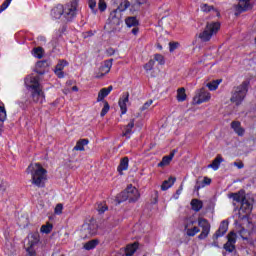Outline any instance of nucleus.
<instances>
[{"label": "nucleus", "mask_w": 256, "mask_h": 256, "mask_svg": "<svg viewBox=\"0 0 256 256\" xmlns=\"http://www.w3.org/2000/svg\"><path fill=\"white\" fill-rule=\"evenodd\" d=\"M221 83V80H214L207 84L208 89L210 91H217V88L219 87V84Z\"/></svg>", "instance_id": "nucleus-40"}, {"label": "nucleus", "mask_w": 256, "mask_h": 256, "mask_svg": "<svg viewBox=\"0 0 256 256\" xmlns=\"http://www.w3.org/2000/svg\"><path fill=\"white\" fill-rule=\"evenodd\" d=\"M206 185H211V178L204 177L202 184H199V181H197L194 191H199V189H203V187H206Z\"/></svg>", "instance_id": "nucleus-33"}, {"label": "nucleus", "mask_w": 256, "mask_h": 256, "mask_svg": "<svg viewBox=\"0 0 256 256\" xmlns=\"http://www.w3.org/2000/svg\"><path fill=\"white\" fill-rule=\"evenodd\" d=\"M201 11H203V13H211V11L215 12L216 17H220L221 13L219 12V10L215 9L213 6H210L208 4H202L200 6Z\"/></svg>", "instance_id": "nucleus-25"}, {"label": "nucleus", "mask_w": 256, "mask_h": 256, "mask_svg": "<svg viewBox=\"0 0 256 256\" xmlns=\"http://www.w3.org/2000/svg\"><path fill=\"white\" fill-rule=\"evenodd\" d=\"M97 245H99V241L90 240L84 244V249H86V251H91V249H95Z\"/></svg>", "instance_id": "nucleus-35"}, {"label": "nucleus", "mask_w": 256, "mask_h": 256, "mask_svg": "<svg viewBox=\"0 0 256 256\" xmlns=\"http://www.w3.org/2000/svg\"><path fill=\"white\" fill-rule=\"evenodd\" d=\"M137 249H139V243L135 242L133 244H129L126 247L125 255L126 256H133V255H135V251H137Z\"/></svg>", "instance_id": "nucleus-27"}, {"label": "nucleus", "mask_w": 256, "mask_h": 256, "mask_svg": "<svg viewBox=\"0 0 256 256\" xmlns=\"http://www.w3.org/2000/svg\"><path fill=\"white\" fill-rule=\"evenodd\" d=\"M7 187H9V183H7V182H5V181H2V182L0 183V189H1L2 191H7Z\"/></svg>", "instance_id": "nucleus-55"}, {"label": "nucleus", "mask_w": 256, "mask_h": 256, "mask_svg": "<svg viewBox=\"0 0 256 256\" xmlns=\"http://www.w3.org/2000/svg\"><path fill=\"white\" fill-rule=\"evenodd\" d=\"M155 61H157L160 65H165V58L161 54H155Z\"/></svg>", "instance_id": "nucleus-47"}, {"label": "nucleus", "mask_w": 256, "mask_h": 256, "mask_svg": "<svg viewBox=\"0 0 256 256\" xmlns=\"http://www.w3.org/2000/svg\"><path fill=\"white\" fill-rule=\"evenodd\" d=\"M177 101L180 103H183L187 99V94L185 93V88H179L177 90V96H176Z\"/></svg>", "instance_id": "nucleus-34"}, {"label": "nucleus", "mask_w": 256, "mask_h": 256, "mask_svg": "<svg viewBox=\"0 0 256 256\" xmlns=\"http://www.w3.org/2000/svg\"><path fill=\"white\" fill-rule=\"evenodd\" d=\"M98 9L101 12L105 11V9H107V2H105V0H99Z\"/></svg>", "instance_id": "nucleus-48"}, {"label": "nucleus", "mask_w": 256, "mask_h": 256, "mask_svg": "<svg viewBox=\"0 0 256 256\" xmlns=\"http://www.w3.org/2000/svg\"><path fill=\"white\" fill-rule=\"evenodd\" d=\"M127 103H129V92H124L118 102L122 115L127 113Z\"/></svg>", "instance_id": "nucleus-14"}, {"label": "nucleus", "mask_w": 256, "mask_h": 256, "mask_svg": "<svg viewBox=\"0 0 256 256\" xmlns=\"http://www.w3.org/2000/svg\"><path fill=\"white\" fill-rule=\"evenodd\" d=\"M227 243L224 244L225 251H228V253H233L235 251V244L237 243V234L233 231H231L227 235Z\"/></svg>", "instance_id": "nucleus-10"}, {"label": "nucleus", "mask_w": 256, "mask_h": 256, "mask_svg": "<svg viewBox=\"0 0 256 256\" xmlns=\"http://www.w3.org/2000/svg\"><path fill=\"white\" fill-rule=\"evenodd\" d=\"M103 103L104 106L100 113L101 117H105L109 113V109H111V106H109V102H107V100H104Z\"/></svg>", "instance_id": "nucleus-41"}, {"label": "nucleus", "mask_w": 256, "mask_h": 256, "mask_svg": "<svg viewBox=\"0 0 256 256\" xmlns=\"http://www.w3.org/2000/svg\"><path fill=\"white\" fill-rule=\"evenodd\" d=\"M78 5L77 0H73L70 4L66 5L65 8H63V5H58L52 9L51 15L54 19H61L62 15H64L68 21H71V19L77 15Z\"/></svg>", "instance_id": "nucleus-3"}, {"label": "nucleus", "mask_w": 256, "mask_h": 256, "mask_svg": "<svg viewBox=\"0 0 256 256\" xmlns=\"http://www.w3.org/2000/svg\"><path fill=\"white\" fill-rule=\"evenodd\" d=\"M132 33H133V35H137L139 33V29L138 28H133Z\"/></svg>", "instance_id": "nucleus-60"}, {"label": "nucleus", "mask_w": 256, "mask_h": 256, "mask_svg": "<svg viewBox=\"0 0 256 256\" xmlns=\"http://www.w3.org/2000/svg\"><path fill=\"white\" fill-rule=\"evenodd\" d=\"M143 4H145V0H136V3L132 7H139Z\"/></svg>", "instance_id": "nucleus-57"}, {"label": "nucleus", "mask_w": 256, "mask_h": 256, "mask_svg": "<svg viewBox=\"0 0 256 256\" xmlns=\"http://www.w3.org/2000/svg\"><path fill=\"white\" fill-rule=\"evenodd\" d=\"M219 29H221V24L219 22H209L204 31L199 34V39L204 42L211 41V37L217 35Z\"/></svg>", "instance_id": "nucleus-5"}, {"label": "nucleus", "mask_w": 256, "mask_h": 256, "mask_svg": "<svg viewBox=\"0 0 256 256\" xmlns=\"http://www.w3.org/2000/svg\"><path fill=\"white\" fill-rule=\"evenodd\" d=\"M85 145H89V139H80L73 147V151H85Z\"/></svg>", "instance_id": "nucleus-24"}, {"label": "nucleus", "mask_w": 256, "mask_h": 256, "mask_svg": "<svg viewBox=\"0 0 256 256\" xmlns=\"http://www.w3.org/2000/svg\"><path fill=\"white\" fill-rule=\"evenodd\" d=\"M249 231H247L245 228H242L240 231H239V235L240 237L243 239V241H247L248 237H249Z\"/></svg>", "instance_id": "nucleus-45"}, {"label": "nucleus", "mask_w": 256, "mask_h": 256, "mask_svg": "<svg viewBox=\"0 0 256 256\" xmlns=\"http://www.w3.org/2000/svg\"><path fill=\"white\" fill-rule=\"evenodd\" d=\"M169 47H170V53H173V51H175V49H177V47H179V43L178 42H170Z\"/></svg>", "instance_id": "nucleus-52"}, {"label": "nucleus", "mask_w": 256, "mask_h": 256, "mask_svg": "<svg viewBox=\"0 0 256 256\" xmlns=\"http://www.w3.org/2000/svg\"><path fill=\"white\" fill-rule=\"evenodd\" d=\"M234 165L235 167H238V169H243V167H245L243 162H234Z\"/></svg>", "instance_id": "nucleus-58"}, {"label": "nucleus", "mask_w": 256, "mask_h": 256, "mask_svg": "<svg viewBox=\"0 0 256 256\" xmlns=\"http://www.w3.org/2000/svg\"><path fill=\"white\" fill-rule=\"evenodd\" d=\"M98 213H100V215H102V213H105V211H107L108 207L107 204H105V202H101L97 204L96 207Z\"/></svg>", "instance_id": "nucleus-43"}, {"label": "nucleus", "mask_w": 256, "mask_h": 256, "mask_svg": "<svg viewBox=\"0 0 256 256\" xmlns=\"http://www.w3.org/2000/svg\"><path fill=\"white\" fill-rule=\"evenodd\" d=\"M182 191H183V184H181L180 187L177 189L175 199H179V195L182 193Z\"/></svg>", "instance_id": "nucleus-56"}, {"label": "nucleus", "mask_w": 256, "mask_h": 256, "mask_svg": "<svg viewBox=\"0 0 256 256\" xmlns=\"http://www.w3.org/2000/svg\"><path fill=\"white\" fill-rule=\"evenodd\" d=\"M231 129H233V131L237 134L238 137H243L245 135V128L241 127V122L239 121H232Z\"/></svg>", "instance_id": "nucleus-17"}, {"label": "nucleus", "mask_w": 256, "mask_h": 256, "mask_svg": "<svg viewBox=\"0 0 256 256\" xmlns=\"http://www.w3.org/2000/svg\"><path fill=\"white\" fill-rule=\"evenodd\" d=\"M191 207L193 211H195L196 213H199V211L203 209V201L199 199H192Z\"/></svg>", "instance_id": "nucleus-30"}, {"label": "nucleus", "mask_w": 256, "mask_h": 256, "mask_svg": "<svg viewBox=\"0 0 256 256\" xmlns=\"http://www.w3.org/2000/svg\"><path fill=\"white\" fill-rule=\"evenodd\" d=\"M11 1L12 0H5L2 5L0 6V13H3V11H5V9H7V7H9V5H11Z\"/></svg>", "instance_id": "nucleus-49"}, {"label": "nucleus", "mask_w": 256, "mask_h": 256, "mask_svg": "<svg viewBox=\"0 0 256 256\" xmlns=\"http://www.w3.org/2000/svg\"><path fill=\"white\" fill-rule=\"evenodd\" d=\"M247 93H249V81H243L239 86H235L231 92V103H234L237 107L245 101V97H247Z\"/></svg>", "instance_id": "nucleus-4"}, {"label": "nucleus", "mask_w": 256, "mask_h": 256, "mask_svg": "<svg viewBox=\"0 0 256 256\" xmlns=\"http://www.w3.org/2000/svg\"><path fill=\"white\" fill-rule=\"evenodd\" d=\"M88 5L93 11L97 7V1L96 0H88Z\"/></svg>", "instance_id": "nucleus-54"}, {"label": "nucleus", "mask_w": 256, "mask_h": 256, "mask_svg": "<svg viewBox=\"0 0 256 256\" xmlns=\"http://www.w3.org/2000/svg\"><path fill=\"white\" fill-rule=\"evenodd\" d=\"M153 105V100H148L141 108V111H146V109H149Z\"/></svg>", "instance_id": "nucleus-53"}, {"label": "nucleus", "mask_w": 256, "mask_h": 256, "mask_svg": "<svg viewBox=\"0 0 256 256\" xmlns=\"http://www.w3.org/2000/svg\"><path fill=\"white\" fill-rule=\"evenodd\" d=\"M221 163H223V157L221 156V154H218L216 158L212 161V163L208 165V168L217 171Z\"/></svg>", "instance_id": "nucleus-23"}, {"label": "nucleus", "mask_w": 256, "mask_h": 256, "mask_svg": "<svg viewBox=\"0 0 256 256\" xmlns=\"http://www.w3.org/2000/svg\"><path fill=\"white\" fill-rule=\"evenodd\" d=\"M39 243V233H32L28 235V247H34Z\"/></svg>", "instance_id": "nucleus-29"}, {"label": "nucleus", "mask_w": 256, "mask_h": 256, "mask_svg": "<svg viewBox=\"0 0 256 256\" xmlns=\"http://www.w3.org/2000/svg\"><path fill=\"white\" fill-rule=\"evenodd\" d=\"M107 53H108V55H115V49H113V48H108L107 49Z\"/></svg>", "instance_id": "nucleus-59"}, {"label": "nucleus", "mask_w": 256, "mask_h": 256, "mask_svg": "<svg viewBox=\"0 0 256 256\" xmlns=\"http://www.w3.org/2000/svg\"><path fill=\"white\" fill-rule=\"evenodd\" d=\"M210 100L211 93H209V91H206L205 88L200 89L198 95L194 98V101H196L197 105H201V103H207V101Z\"/></svg>", "instance_id": "nucleus-11"}, {"label": "nucleus", "mask_w": 256, "mask_h": 256, "mask_svg": "<svg viewBox=\"0 0 256 256\" xmlns=\"http://www.w3.org/2000/svg\"><path fill=\"white\" fill-rule=\"evenodd\" d=\"M176 153H177V150H172L170 155L164 156L162 158V161L158 163V167H165V166L169 165V163H171V161H173V158L175 157Z\"/></svg>", "instance_id": "nucleus-20"}, {"label": "nucleus", "mask_w": 256, "mask_h": 256, "mask_svg": "<svg viewBox=\"0 0 256 256\" xmlns=\"http://www.w3.org/2000/svg\"><path fill=\"white\" fill-rule=\"evenodd\" d=\"M40 231L41 233L49 234L51 231H53V224L47 223L46 225H42Z\"/></svg>", "instance_id": "nucleus-42"}, {"label": "nucleus", "mask_w": 256, "mask_h": 256, "mask_svg": "<svg viewBox=\"0 0 256 256\" xmlns=\"http://www.w3.org/2000/svg\"><path fill=\"white\" fill-rule=\"evenodd\" d=\"M127 169H129V158L124 157L121 159L117 171L120 175H123V171H127Z\"/></svg>", "instance_id": "nucleus-22"}, {"label": "nucleus", "mask_w": 256, "mask_h": 256, "mask_svg": "<svg viewBox=\"0 0 256 256\" xmlns=\"http://www.w3.org/2000/svg\"><path fill=\"white\" fill-rule=\"evenodd\" d=\"M252 209H253V205H251V203L247 201V198L243 202H241L240 211H242L243 213H246V215H249Z\"/></svg>", "instance_id": "nucleus-28"}, {"label": "nucleus", "mask_w": 256, "mask_h": 256, "mask_svg": "<svg viewBox=\"0 0 256 256\" xmlns=\"http://www.w3.org/2000/svg\"><path fill=\"white\" fill-rule=\"evenodd\" d=\"M133 127H135V119H131L130 122L124 126L123 137L129 139L133 135Z\"/></svg>", "instance_id": "nucleus-19"}, {"label": "nucleus", "mask_w": 256, "mask_h": 256, "mask_svg": "<svg viewBox=\"0 0 256 256\" xmlns=\"http://www.w3.org/2000/svg\"><path fill=\"white\" fill-rule=\"evenodd\" d=\"M153 67H155V60H150L144 65L145 71H153Z\"/></svg>", "instance_id": "nucleus-46"}, {"label": "nucleus", "mask_w": 256, "mask_h": 256, "mask_svg": "<svg viewBox=\"0 0 256 256\" xmlns=\"http://www.w3.org/2000/svg\"><path fill=\"white\" fill-rule=\"evenodd\" d=\"M54 211L56 215H61L63 213V204H57Z\"/></svg>", "instance_id": "nucleus-51"}, {"label": "nucleus", "mask_w": 256, "mask_h": 256, "mask_svg": "<svg viewBox=\"0 0 256 256\" xmlns=\"http://www.w3.org/2000/svg\"><path fill=\"white\" fill-rule=\"evenodd\" d=\"M112 66H113V63L111 62V60L106 61L105 64L100 68L101 77H103L104 75H107V73L111 71Z\"/></svg>", "instance_id": "nucleus-32"}, {"label": "nucleus", "mask_w": 256, "mask_h": 256, "mask_svg": "<svg viewBox=\"0 0 256 256\" xmlns=\"http://www.w3.org/2000/svg\"><path fill=\"white\" fill-rule=\"evenodd\" d=\"M213 247H219V243L214 239V242L212 243Z\"/></svg>", "instance_id": "nucleus-61"}, {"label": "nucleus", "mask_w": 256, "mask_h": 256, "mask_svg": "<svg viewBox=\"0 0 256 256\" xmlns=\"http://www.w3.org/2000/svg\"><path fill=\"white\" fill-rule=\"evenodd\" d=\"M117 10H114L110 13L108 22L105 27H109L112 31H115L119 25H121V15H117Z\"/></svg>", "instance_id": "nucleus-8"}, {"label": "nucleus", "mask_w": 256, "mask_h": 256, "mask_svg": "<svg viewBox=\"0 0 256 256\" xmlns=\"http://www.w3.org/2000/svg\"><path fill=\"white\" fill-rule=\"evenodd\" d=\"M112 1L117 5V3H119L120 0H112Z\"/></svg>", "instance_id": "nucleus-63"}, {"label": "nucleus", "mask_w": 256, "mask_h": 256, "mask_svg": "<svg viewBox=\"0 0 256 256\" xmlns=\"http://www.w3.org/2000/svg\"><path fill=\"white\" fill-rule=\"evenodd\" d=\"M44 54H45V50H43V47H36L33 49V55L37 59H43Z\"/></svg>", "instance_id": "nucleus-36"}, {"label": "nucleus", "mask_w": 256, "mask_h": 256, "mask_svg": "<svg viewBox=\"0 0 256 256\" xmlns=\"http://www.w3.org/2000/svg\"><path fill=\"white\" fill-rule=\"evenodd\" d=\"M126 25L127 27H137V25H139V21L136 17H129L126 19Z\"/></svg>", "instance_id": "nucleus-39"}, {"label": "nucleus", "mask_w": 256, "mask_h": 256, "mask_svg": "<svg viewBox=\"0 0 256 256\" xmlns=\"http://www.w3.org/2000/svg\"><path fill=\"white\" fill-rule=\"evenodd\" d=\"M198 226L202 228L200 235H198V239H207L209 233H211V224L209 223V220L199 217Z\"/></svg>", "instance_id": "nucleus-7"}, {"label": "nucleus", "mask_w": 256, "mask_h": 256, "mask_svg": "<svg viewBox=\"0 0 256 256\" xmlns=\"http://www.w3.org/2000/svg\"><path fill=\"white\" fill-rule=\"evenodd\" d=\"M112 91L113 86H109L108 88H102L98 93L97 102L99 103L101 101H105V97H107Z\"/></svg>", "instance_id": "nucleus-21"}, {"label": "nucleus", "mask_w": 256, "mask_h": 256, "mask_svg": "<svg viewBox=\"0 0 256 256\" xmlns=\"http://www.w3.org/2000/svg\"><path fill=\"white\" fill-rule=\"evenodd\" d=\"M229 199H233L236 203H242L246 198H245V191L240 190L236 193H230L228 194Z\"/></svg>", "instance_id": "nucleus-18"}, {"label": "nucleus", "mask_w": 256, "mask_h": 256, "mask_svg": "<svg viewBox=\"0 0 256 256\" xmlns=\"http://www.w3.org/2000/svg\"><path fill=\"white\" fill-rule=\"evenodd\" d=\"M39 81V76H28L25 78V85L27 89L31 90V97L34 103H43L45 101V92H43Z\"/></svg>", "instance_id": "nucleus-1"}, {"label": "nucleus", "mask_w": 256, "mask_h": 256, "mask_svg": "<svg viewBox=\"0 0 256 256\" xmlns=\"http://www.w3.org/2000/svg\"><path fill=\"white\" fill-rule=\"evenodd\" d=\"M27 173L32 176V185L36 187H44L47 181V170L39 163L30 164L27 168Z\"/></svg>", "instance_id": "nucleus-2"}, {"label": "nucleus", "mask_w": 256, "mask_h": 256, "mask_svg": "<svg viewBox=\"0 0 256 256\" xmlns=\"http://www.w3.org/2000/svg\"><path fill=\"white\" fill-rule=\"evenodd\" d=\"M84 231L88 233L89 237L97 235V225L96 224H86L84 225Z\"/></svg>", "instance_id": "nucleus-26"}, {"label": "nucleus", "mask_w": 256, "mask_h": 256, "mask_svg": "<svg viewBox=\"0 0 256 256\" xmlns=\"http://www.w3.org/2000/svg\"><path fill=\"white\" fill-rule=\"evenodd\" d=\"M229 230V222L227 220H223L218 228V230L213 235V239L217 240L219 237H223L225 233Z\"/></svg>", "instance_id": "nucleus-13"}, {"label": "nucleus", "mask_w": 256, "mask_h": 256, "mask_svg": "<svg viewBox=\"0 0 256 256\" xmlns=\"http://www.w3.org/2000/svg\"><path fill=\"white\" fill-rule=\"evenodd\" d=\"M67 65H69V63L65 60H61L55 67L54 69V73L55 75H57V77H59V79H63V77H65V74L63 73V70L65 69V67H67Z\"/></svg>", "instance_id": "nucleus-15"}, {"label": "nucleus", "mask_w": 256, "mask_h": 256, "mask_svg": "<svg viewBox=\"0 0 256 256\" xmlns=\"http://www.w3.org/2000/svg\"><path fill=\"white\" fill-rule=\"evenodd\" d=\"M7 119V111L5 110V104L0 102V121L3 123Z\"/></svg>", "instance_id": "nucleus-38"}, {"label": "nucleus", "mask_w": 256, "mask_h": 256, "mask_svg": "<svg viewBox=\"0 0 256 256\" xmlns=\"http://www.w3.org/2000/svg\"><path fill=\"white\" fill-rule=\"evenodd\" d=\"M195 223H196L195 220H190L186 223L185 231H186V235H188V237H195L197 235V233H200L201 229H199V227H197V226L193 227V225Z\"/></svg>", "instance_id": "nucleus-12"}, {"label": "nucleus", "mask_w": 256, "mask_h": 256, "mask_svg": "<svg viewBox=\"0 0 256 256\" xmlns=\"http://www.w3.org/2000/svg\"><path fill=\"white\" fill-rule=\"evenodd\" d=\"M26 251H27L26 256H37V252H35V249L33 247L28 246Z\"/></svg>", "instance_id": "nucleus-50"}, {"label": "nucleus", "mask_w": 256, "mask_h": 256, "mask_svg": "<svg viewBox=\"0 0 256 256\" xmlns=\"http://www.w3.org/2000/svg\"><path fill=\"white\" fill-rule=\"evenodd\" d=\"M72 91H79V88L77 86H73Z\"/></svg>", "instance_id": "nucleus-62"}, {"label": "nucleus", "mask_w": 256, "mask_h": 256, "mask_svg": "<svg viewBox=\"0 0 256 256\" xmlns=\"http://www.w3.org/2000/svg\"><path fill=\"white\" fill-rule=\"evenodd\" d=\"M176 178L170 177L168 180H165L162 185L161 189L162 191H167V189H170V187H173L175 185Z\"/></svg>", "instance_id": "nucleus-31"}, {"label": "nucleus", "mask_w": 256, "mask_h": 256, "mask_svg": "<svg viewBox=\"0 0 256 256\" xmlns=\"http://www.w3.org/2000/svg\"><path fill=\"white\" fill-rule=\"evenodd\" d=\"M139 197H141L139 190L131 184L119 194L120 201H129V203H135L139 200Z\"/></svg>", "instance_id": "nucleus-6"}, {"label": "nucleus", "mask_w": 256, "mask_h": 256, "mask_svg": "<svg viewBox=\"0 0 256 256\" xmlns=\"http://www.w3.org/2000/svg\"><path fill=\"white\" fill-rule=\"evenodd\" d=\"M246 241H247V243H249V245H255V243H256V233L255 232H250Z\"/></svg>", "instance_id": "nucleus-44"}, {"label": "nucleus", "mask_w": 256, "mask_h": 256, "mask_svg": "<svg viewBox=\"0 0 256 256\" xmlns=\"http://www.w3.org/2000/svg\"><path fill=\"white\" fill-rule=\"evenodd\" d=\"M129 7H131V2H129V0H124L120 3V5L118 6V8L116 10H117V12L127 11V9H129Z\"/></svg>", "instance_id": "nucleus-37"}, {"label": "nucleus", "mask_w": 256, "mask_h": 256, "mask_svg": "<svg viewBox=\"0 0 256 256\" xmlns=\"http://www.w3.org/2000/svg\"><path fill=\"white\" fill-rule=\"evenodd\" d=\"M158 49H163V46H161V45H158Z\"/></svg>", "instance_id": "nucleus-64"}, {"label": "nucleus", "mask_w": 256, "mask_h": 256, "mask_svg": "<svg viewBox=\"0 0 256 256\" xmlns=\"http://www.w3.org/2000/svg\"><path fill=\"white\" fill-rule=\"evenodd\" d=\"M47 69H49V62H47V60L38 61L36 63V73L38 75H45Z\"/></svg>", "instance_id": "nucleus-16"}, {"label": "nucleus", "mask_w": 256, "mask_h": 256, "mask_svg": "<svg viewBox=\"0 0 256 256\" xmlns=\"http://www.w3.org/2000/svg\"><path fill=\"white\" fill-rule=\"evenodd\" d=\"M234 9L236 11V15L245 13V11L253 9V0H239L238 5H235Z\"/></svg>", "instance_id": "nucleus-9"}]
</instances>
